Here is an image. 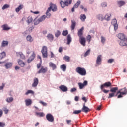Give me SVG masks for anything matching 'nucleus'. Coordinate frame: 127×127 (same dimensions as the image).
<instances>
[{
    "label": "nucleus",
    "mask_w": 127,
    "mask_h": 127,
    "mask_svg": "<svg viewBox=\"0 0 127 127\" xmlns=\"http://www.w3.org/2000/svg\"><path fill=\"white\" fill-rule=\"evenodd\" d=\"M84 31V27L80 29L77 32V35L79 37V42L82 46H86V38L83 36V31Z\"/></svg>",
    "instance_id": "obj_1"
},
{
    "label": "nucleus",
    "mask_w": 127,
    "mask_h": 127,
    "mask_svg": "<svg viewBox=\"0 0 127 127\" xmlns=\"http://www.w3.org/2000/svg\"><path fill=\"white\" fill-rule=\"evenodd\" d=\"M119 94H120V95H119ZM127 89H126V88H124L121 89H120L119 91L117 92L115 97H117V96H117V98L118 99H120V98H123V95H127Z\"/></svg>",
    "instance_id": "obj_2"
},
{
    "label": "nucleus",
    "mask_w": 127,
    "mask_h": 127,
    "mask_svg": "<svg viewBox=\"0 0 127 127\" xmlns=\"http://www.w3.org/2000/svg\"><path fill=\"white\" fill-rule=\"evenodd\" d=\"M75 71L76 73L79 74L81 76H86L87 75V71H86V69L83 67H77Z\"/></svg>",
    "instance_id": "obj_3"
},
{
    "label": "nucleus",
    "mask_w": 127,
    "mask_h": 127,
    "mask_svg": "<svg viewBox=\"0 0 127 127\" xmlns=\"http://www.w3.org/2000/svg\"><path fill=\"white\" fill-rule=\"evenodd\" d=\"M37 69H40L38 71V74H40L41 73H46L48 70L47 67H44V66H41V63H40L37 64Z\"/></svg>",
    "instance_id": "obj_4"
},
{
    "label": "nucleus",
    "mask_w": 127,
    "mask_h": 127,
    "mask_svg": "<svg viewBox=\"0 0 127 127\" xmlns=\"http://www.w3.org/2000/svg\"><path fill=\"white\" fill-rule=\"evenodd\" d=\"M41 52L43 58H47V57L48 56V54L47 53V47L45 46H43L42 47Z\"/></svg>",
    "instance_id": "obj_5"
},
{
    "label": "nucleus",
    "mask_w": 127,
    "mask_h": 127,
    "mask_svg": "<svg viewBox=\"0 0 127 127\" xmlns=\"http://www.w3.org/2000/svg\"><path fill=\"white\" fill-rule=\"evenodd\" d=\"M112 83L111 82H107L104 83L103 84L101 85L100 86V89H105V88H110L111 87Z\"/></svg>",
    "instance_id": "obj_6"
},
{
    "label": "nucleus",
    "mask_w": 127,
    "mask_h": 127,
    "mask_svg": "<svg viewBox=\"0 0 127 127\" xmlns=\"http://www.w3.org/2000/svg\"><path fill=\"white\" fill-rule=\"evenodd\" d=\"M46 118L49 122H51V123L54 122V117H53V116L50 113L47 114L46 116Z\"/></svg>",
    "instance_id": "obj_7"
},
{
    "label": "nucleus",
    "mask_w": 127,
    "mask_h": 127,
    "mask_svg": "<svg viewBox=\"0 0 127 127\" xmlns=\"http://www.w3.org/2000/svg\"><path fill=\"white\" fill-rule=\"evenodd\" d=\"M78 85L79 87V89L80 90H82V89H83L85 87V86H87V85H88V81H84L83 83L79 82L78 83Z\"/></svg>",
    "instance_id": "obj_8"
},
{
    "label": "nucleus",
    "mask_w": 127,
    "mask_h": 127,
    "mask_svg": "<svg viewBox=\"0 0 127 127\" xmlns=\"http://www.w3.org/2000/svg\"><path fill=\"white\" fill-rule=\"evenodd\" d=\"M81 112H83L84 113H85L87 114L88 112H90V109L88 108V107L86 106L85 104L84 103L83 105V107L81 110Z\"/></svg>",
    "instance_id": "obj_9"
},
{
    "label": "nucleus",
    "mask_w": 127,
    "mask_h": 127,
    "mask_svg": "<svg viewBox=\"0 0 127 127\" xmlns=\"http://www.w3.org/2000/svg\"><path fill=\"white\" fill-rule=\"evenodd\" d=\"M118 38L120 40H124L125 39H127V37L123 33H119L117 35Z\"/></svg>",
    "instance_id": "obj_10"
},
{
    "label": "nucleus",
    "mask_w": 127,
    "mask_h": 127,
    "mask_svg": "<svg viewBox=\"0 0 127 127\" xmlns=\"http://www.w3.org/2000/svg\"><path fill=\"white\" fill-rule=\"evenodd\" d=\"M35 52H33L29 58L27 60L28 63H30L31 61L34 60V59L35 58Z\"/></svg>",
    "instance_id": "obj_11"
},
{
    "label": "nucleus",
    "mask_w": 127,
    "mask_h": 127,
    "mask_svg": "<svg viewBox=\"0 0 127 127\" xmlns=\"http://www.w3.org/2000/svg\"><path fill=\"white\" fill-rule=\"evenodd\" d=\"M120 42H119V45L120 46H127V39H125L124 40H120Z\"/></svg>",
    "instance_id": "obj_12"
},
{
    "label": "nucleus",
    "mask_w": 127,
    "mask_h": 127,
    "mask_svg": "<svg viewBox=\"0 0 127 127\" xmlns=\"http://www.w3.org/2000/svg\"><path fill=\"white\" fill-rule=\"evenodd\" d=\"M101 63H102V56L100 55L97 58L96 64L97 65H101Z\"/></svg>",
    "instance_id": "obj_13"
},
{
    "label": "nucleus",
    "mask_w": 127,
    "mask_h": 127,
    "mask_svg": "<svg viewBox=\"0 0 127 127\" xmlns=\"http://www.w3.org/2000/svg\"><path fill=\"white\" fill-rule=\"evenodd\" d=\"M59 89H60V90L62 91V92H67V91H68V88H67V87H66L64 85H61L59 87Z\"/></svg>",
    "instance_id": "obj_14"
},
{
    "label": "nucleus",
    "mask_w": 127,
    "mask_h": 127,
    "mask_svg": "<svg viewBox=\"0 0 127 127\" xmlns=\"http://www.w3.org/2000/svg\"><path fill=\"white\" fill-rule=\"evenodd\" d=\"M39 81L38 78L35 77L34 79V82L32 84V87H37V85H38Z\"/></svg>",
    "instance_id": "obj_15"
},
{
    "label": "nucleus",
    "mask_w": 127,
    "mask_h": 127,
    "mask_svg": "<svg viewBox=\"0 0 127 127\" xmlns=\"http://www.w3.org/2000/svg\"><path fill=\"white\" fill-rule=\"evenodd\" d=\"M18 63L20 67H24L25 66V63L21 60H18Z\"/></svg>",
    "instance_id": "obj_16"
},
{
    "label": "nucleus",
    "mask_w": 127,
    "mask_h": 127,
    "mask_svg": "<svg viewBox=\"0 0 127 127\" xmlns=\"http://www.w3.org/2000/svg\"><path fill=\"white\" fill-rule=\"evenodd\" d=\"M50 6L52 8V11H56L57 10V7L56 6V5L53 4L52 3H50Z\"/></svg>",
    "instance_id": "obj_17"
},
{
    "label": "nucleus",
    "mask_w": 127,
    "mask_h": 127,
    "mask_svg": "<svg viewBox=\"0 0 127 127\" xmlns=\"http://www.w3.org/2000/svg\"><path fill=\"white\" fill-rule=\"evenodd\" d=\"M117 3L119 5V7H121V6H123V5H125V4H126V2H125V1L120 0L117 1Z\"/></svg>",
    "instance_id": "obj_18"
},
{
    "label": "nucleus",
    "mask_w": 127,
    "mask_h": 127,
    "mask_svg": "<svg viewBox=\"0 0 127 127\" xmlns=\"http://www.w3.org/2000/svg\"><path fill=\"white\" fill-rule=\"evenodd\" d=\"M118 90H119V88L118 87H116L112 88L111 89H110V91L111 93H113V94H116Z\"/></svg>",
    "instance_id": "obj_19"
},
{
    "label": "nucleus",
    "mask_w": 127,
    "mask_h": 127,
    "mask_svg": "<svg viewBox=\"0 0 127 127\" xmlns=\"http://www.w3.org/2000/svg\"><path fill=\"white\" fill-rule=\"evenodd\" d=\"M16 54L17 56H19L20 58H21L22 59H24L25 58V56L23 55V54H22V52H17Z\"/></svg>",
    "instance_id": "obj_20"
},
{
    "label": "nucleus",
    "mask_w": 127,
    "mask_h": 127,
    "mask_svg": "<svg viewBox=\"0 0 127 127\" xmlns=\"http://www.w3.org/2000/svg\"><path fill=\"white\" fill-rule=\"evenodd\" d=\"M25 102L26 106H30L32 104V101L30 99H26Z\"/></svg>",
    "instance_id": "obj_21"
},
{
    "label": "nucleus",
    "mask_w": 127,
    "mask_h": 127,
    "mask_svg": "<svg viewBox=\"0 0 127 127\" xmlns=\"http://www.w3.org/2000/svg\"><path fill=\"white\" fill-rule=\"evenodd\" d=\"M47 37L48 39L50 40V41H53V39H54L53 35L51 34H48Z\"/></svg>",
    "instance_id": "obj_22"
},
{
    "label": "nucleus",
    "mask_w": 127,
    "mask_h": 127,
    "mask_svg": "<svg viewBox=\"0 0 127 127\" xmlns=\"http://www.w3.org/2000/svg\"><path fill=\"white\" fill-rule=\"evenodd\" d=\"M23 7H24L23 5H20L17 8L15 9L16 12L17 13L19 12V11H20V10H21V9H22Z\"/></svg>",
    "instance_id": "obj_23"
},
{
    "label": "nucleus",
    "mask_w": 127,
    "mask_h": 127,
    "mask_svg": "<svg viewBox=\"0 0 127 127\" xmlns=\"http://www.w3.org/2000/svg\"><path fill=\"white\" fill-rule=\"evenodd\" d=\"M76 27V21L75 20H71V29L74 30L75 27Z\"/></svg>",
    "instance_id": "obj_24"
},
{
    "label": "nucleus",
    "mask_w": 127,
    "mask_h": 127,
    "mask_svg": "<svg viewBox=\"0 0 127 127\" xmlns=\"http://www.w3.org/2000/svg\"><path fill=\"white\" fill-rule=\"evenodd\" d=\"M2 28H3V30H9V29H10V27H8L7 24L2 25Z\"/></svg>",
    "instance_id": "obj_25"
},
{
    "label": "nucleus",
    "mask_w": 127,
    "mask_h": 127,
    "mask_svg": "<svg viewBox=\"0 0 127 127\" xmlns=\"http://www.w3.org/2000/svg\"><path fill=\"white\" fill-rule=\"evenodd\" d=\"M49 66L50 67H51V68H53V70H55V69H56L57 68L56 65L53 63H50Z\"/></svg>",
    "instance_id": "obj_26"
},
{
    "label": "nucleus",
    "mask_w": 127,
    "mask_h": 127,
    "mask_svg": "<svg viewBox=\"0 0 127 127\" xmlns=\"http://www.w3.org/2000/svg\"><path fill=\"white\" fill-rule=\"evenodd\" d=\"M36 116H38V117H44L45 116V114H44V113L43 112H36Z\"/></svg>",
    "instance_id": "obj_27"
},
{
    "label": "nucleus",
    "mask_w": 127,
    "mask_h": 127,
    "mask_svg": "<svg viewBox=\"0 0 127 127\" xmlns=\"http://www.w3.org/2000/svg\"><path fill=\"white\" fill-rule=\"evenodd\" d=\"M8 45V41H3L1 44V47H4L5 46H7Z\"/></svg>",
    "instance_id": "obj_28"
},
{
    "label": "nucleus",
    "mask_w": 127,
    "mask_h": 127,
    "mask_svg": "<svg viewBox=\"0 0 127 127\" xmlns=\"http://www.w3.org/2000/svg\"><path fill=\"white\" fill-rule=\"evenodd\" d=\"M67 44H70V43L72 42V38L71 37L70 35H68L67 37Z\"/></svg>",
    "instance_id": "obj_29"
},
{
    "label": "nucleus",
    "mask_w": 127,
    "mask_h": 127,
    "mask_svg": "<svg viewBox=\"0 0 127 127\" xmlns=\"http://www.w3.org/2000/svg\"><path fill=\"white\" fill-rule=\"evenodd\" d=\"M32 20H33V19L32 18V17L29 16L27 18V22L28 24H29V23H31V22H32Z\"/></svg>",
    "instance_id": "obj_30"
},
{
    "label": "nucleus",
    "mask_w": 127,
    "mask_h": 127,
    "mask_svg": "<svg viewBox=\"0 0 127 127\" xmlns=\"http://www.w3.org/2000/svg\"><path fill=\"white\" fill-rule=\"evenodd\" d=\"M12 66V63H7L5 65V66L6 67V69H8V68H11Z\"/></svg>",
    "instance_id": "obj_31"
},
{
    "label": "nucleus",
    "mask_w": 127,
    "mask_h": 127,
    "mask_svg": "<svg viewBox=\"0 0 127 127\" xmlns=\"http://www.w3.org/2000/svg\"><path fill=\"white\" fill-rule=\"evenodd\" d=\"M6 101L7 103H11V102H13V97H11L7 98L6 99Z\"/></svg>",
    "instance_id": "obj_32"
},
{
    "label": "nucleus",
    "mask_w": 127,
    "mask_h": 127,
    "mask_svg": "<svg viewBox=\"0 0 127 127\" xmlns=\"http://www.w3.org/2000/svg\"><path fill=\"white\" fill-rule=\"evenodd\" d=\"M80 18L81 21H83V22H84V21H85V19H86V15L81 14L80 15Z\"/></svg>",
    "instance_id": "obj_33"
},
{
    "label": "nucleus",
    "mask_w": 127,
    "mask_h": 127,
    "mask_svg": "<svg viewBox=\"0 0 127 127\" xmlns=\"http://www.w3.org/2000/svg\"><path fill=\"white\" fill-rule=\"evenodd\" d=\"M45 18H46V16L43 15L40 18H39L38 20H39V21H40V22H42V21H44V20H45Z\"/></svg>",
    "instance_id": "obj_34"
},
{
    "label": "nucleus",
    "mask_w": 127,
    "mask_h": 127,
    "mask_svg": "<svg viewBox=\"0 0 127 127\" xmlns=\"http://www.w3.org/2000/svg\"><path fill=\"white\" fill-rule=\"evenodd\" d=\"M6 54L5 52H3L2 53L0 54V60H1L3 58H4L5 57Z\"/></svg>",
    "instance_id": "obj_35"
},
{
    "label": "nucleus",
    "mask_w": 127,
    "mask_h": 127,
    "mask_svg": "<svg viewBox=\"0 0 127 127\" xmlns=\"http://www.w3.org/2000/svg\"><path fill=\"white\" fill-rule=\"evenodd\" d=\"M97 18L99 19V20L103 21L104 20V17L103 16V15L102 14H99L97 16Z\"/></svg>",
    "instance_id": "obj_36"
},
{
    "label": "nucleus",
    "mask_w": 127,
    "mask_h": 127,
    "mask_svg": "<svg viewBox=\"0 0 127 127\" xmlns=\"http://www.w3.org/2000/svg\"><path fill=\"white\" fill-rule=\"evenodd\" d=\"M27 41H29L30 42H31L33 41V39H32V37L30 35H28L27 36Z\"/></svg>",
    "instance_id": "obj_37"
},
{
    "label": "nucleus",
    "mask_w": 127,
    "mask_h": 127,
    "mask_svg": "<svg viewBox=\"0 0 127 127\" xmlns=\"http://www.w3.org/2000/svg\"><path fill=\"white\" fill-rule=\"evenodd\" d=\"M64 60L66 61V62H70V57H69L68 56H65L64 57Z\"/></svg>",
    "instance_id": "obj_38"
},
{
    "label": "nucleus",
    "mask_w": 127,
    "mask_h": 127,
    "mask_svg": "<svg viewBox=\"0 0 127 127\" xmlns=\"http://www.w3.org/2000/svg\"><path fill=\"white\" fill-rule=\"evenodd\" d=\"M81 4V1H78L76 4L74 5V8H78L79 7V6Z\"/></svg>",
    "instance_id": "obj_39"
},
{
    "label": "nucleus",
    "mask_w": 127,
    "mask_h": 127,
    "mask_svg": "<svg viewBox=\"0 0 127 127\" xmlns=\"http://www.w3.org/2000/svg\"><path fill=\"white\" fill-rule=\"evenodd\" d=\"M82 112V110H74L73 112V114L74 115H79Z\"/></svg>",
    "instance_id": "obj_40"
},
{
    "label": "nucleus",
    "mask_w": 127,
    "mask_h": 127,
    "mask_svg": "<svg viewBox=\"0 0 127 127\" xmlns=\"http://www.w3.org/2000/svg\"><path fill=\"white\" fill-rule=\"evenodd\" d=\"M69 2L68 1L64 2L65 6H68L69 4H71L72 3V0H68Z\"/></svg>",
    "instance_id": "obj_41"
},
{
    "label": "nucleus",
    "mask_w": 127,
    "mask_h": 127,
    "mask_svg": "<svg viewBox=\"0 0 127 127\" xmlns=\"http://www.w3.org/2000/svg\"><path fill=\"white\" fill-rule=\"evenodd\" d=\"M111 17V14H107L105 15L104 18L106 20H109Z\"/></svg>",
    "instance_id": "obj_42"
},
{
    "label": "nucleus",
    "mask_w": 127,
    "mask_h": 127,
    "mask_svg": "<svg viewBox=\"0 0 127 127\" xmlns=\"http://www.w3.org/2000/svg\"><path fill=\"white\" fill-rule=\"evenodd\" d=\"M61 69H62V70L64 71V72H65V71H66V65H65L64 64L61 65Z\"/></svg>",
    "instance_id": "obj_43"
},
{
    "label": "nucleus",
    "mask_w": 127,
    "mask_h": 127,
    "mask_svg": "<svg viewBox=\"0 0 127 127\" xmlns=\"http://www.w3.org/2000/svg\"><path fill=\"white\" fill-rule=\"evenodd\" d=\"M28 94H32L33 95L34 94V92L32 90H29L25 93V95L27 96Z\"/></svg>",
    "instance_id": "obj_44"
},
{
    "label": "nucleus",
    "mask_w": 127,
    "mask_h": 127,
    "mask_svg": "<svg viewBox=\"0 0 127 127\" xmlns=\"http://www.w3.org/2000/svg\"><path fill=\"white\" fill-rule=\"evenodd\" d=\"M91 38H92V37L91 35H88L86 36V40L89 42H91Z\"/></svg>",
    "instance_id": "obj_45"
},
{
    "label": "nucleus",
    "mask_w": 127,
    "mask_h": 127,
    "mask_svg": "<svg viewBox=\"0 0 127 127\" xmlns=\"http://www.w3.org/2000/svg\"><path fill=\"white\" fill-rule=\"evenodd\" d=\"M90 52H91V50L90 49H88L84 54V57H86L87 56H88V55H89V54H90Z\"/></svg>",
    "instance_id": "obj_46"
},
{
    "label": "nucleus",
    "mask_w": 127,
    "mask_h": 127,
    "mask_svg": "<svg viewBox=\"0 0 127 127\" xmlns=\"http://www.w3.org/2000/svg\"><path fill=\"white\" fill-rule=\"evenodd\" d=\"M9 6H9V5H8V4H5V5H4L2 7V9L3 10H4V9H6L7 8H9Z\"/></svg>",
    "instance_id": "obj_47"
},
{
    "label": "nucleus",
    "mask_w": 127,
    "mask_h": 127,
    "mask_svg": "<svg viewBox=\"0 0 127 127\" xmlns=\"http://www.w3.org/2000/svg\"><path fill=\"white\" fill-rule=\"evenodd\" d=\"M3 110L5 114H8V112H9V110L5 107L3 108Z\"/></svg>",
    "instance_id": "obj_48"
},
{
    "label": "nucleus",
    "mask_w": 127,
    "mask_h": 127,
    "mask_svg": "<svg viewBox=\"0 0 127 127\" xmlns=\"http://www.w3.org/2000/svg\"><path fill=\"white\" fill-rule=\"evenodd\" d=\"M60 4H61V7H62V8H64V7H65V2H64L63 1H61L60 2Z\"/></svg>",
    "instance_id": "obj_49"
},
{
    "label": "nucleus",
    "mask_w": 127,
    "mask_h": 127,
    "mask_svg": "<svg viewBox=\"0 0 127 127\" xmlns=\"http://www.w3.org/2000/svg\"><path fill=\"white\" fill-rule=\"evenodd\" d=\"M62 35H63L64 36H67V35H68V31H64L62 33Z\"/></svg>",
    "instance_id": "obj_50"
},
{
    "label": "nucleus",
    "mask_w": 127,
    "mask_h": 127,
    "mask_svg": "<svg viewBox=\"0 0 127 127\" xmlns=\"http://www.w3.org/2000/svg\"><path fill=\"white\" fill-rule=\"evenodd\" d=\"M61 34V32L60 31H57L56 33L55 34V36L56 37H59V36Z\"/></svg>",
    "instance_id": "obj_51"
},
{
    "label": "nucleus",
    "mask_w": 127,
    "mask_h": 127,
    "mask_svg": "<svg viewBox=\"0 0 127 127\" xmlns=\"http://www.w3.org/2000/svg\"><path fill=\"white\" fill-rule=\"evenodd\" d=\"M111 23L112 24H113V25H114V24H117V19H113L111 21Z\"/></svg>",
    "instance_id": "obj_52"
},
{
    "label": "nucleus",
    "mask_w": 127,
    "mask_h": 127,
    "mask_svg": "<svg viewBox=\"0 0 127 127\" xmlns=\"http://www.w3.org/2000/svg\"><path fill=\"white\" fill-rule=\"evenodd\" d=\"M113 97H115V93H113L112 92L111 93H109L108 99H110L111 98H113Z\"/></svg>",
    "instance_id": "obj_53"
},
{
    "label": "nucleus",
    "mask_w": 127,
    "mask_h": 127,
    "mask_svg": "<svg viewBox=\"0 0 127 127\" xmlns=\"http://www.w3.org/2000/svg\"><path fill=\"white\" fill-rule=\"evenodd\" d=\"M40 104H41V105H42L43 106L46 107V106H47V103L42 101H39Z\"/></svg>",
    "instance_id": "obj_54"
},
{
    "label": "nucleus",
    "mask_w": 127,
    "mask_h": 127,
    "mask_svg": "<svg viewBox=\"0 0 127 127\" xmlns=\"http://www.w3.org/2000/svg\"><path fill=\"white\" fill-rule=\"evenodd\" d=\"M102 92H103V93H104L105 94H108V93H109V90H107L106 89H105V88H103V89H101Z\"/></svg>",
    "instance_id": "obj_55"
},
{
    "label": "nucleus",
    "mask_w": 127,
    "mask_h": 127,
    "mask_svg": "<svg viewBox=\"0 0 127 127\" xmlns=\"http://www.w3.org/2000/svg\"><path fill=\"white\" fill-rule=\"evenodd\" d=\"M101 39L102 43H105V42L106 41V38L103 36H101Z\"/></svg>",
    "instance_id": "obj_56"
},
{
    "label": "nucleus",
    "mask_w": 127,
    "mask_h": 127,
    "mask_svg": "<svg viewBox=\"0 0 127 127\" xmlns=\"http://www.w3.org/2000/svg\"><path fill=\"white\" fill-rule=\"evenodd\" d=\"M40 22V21L38 19L37 20H35L34 24V25H37V24H39Z\"/></svg>",
    "instance_id": "obj_57"
},
{
    "label": "nucleus",
    "mask_w": 127,
    "mask_h": 127,
    "mask_svg": "<svg viewBox=\"0 0 127 127\" xmlns=\"http://www.w3.org/2000/svg\"><path fill=\"white\" fill-rule=\"evenodd\" d=\"M114 59H110L108 60V63H113L114 62Z\"/></svg>",
    "instance_id": "obj_58"
},
{
    "label": "nucleus",
    "mask_w": 127,
    "mask_h": 127,
    "mask_svg": "<svg viewBox=\"0 0 127 127\" xmlns=\"http://www.w3.org/2000/svg\"><path fill=\"white\" fill-rule=\"evenodd\" d=\"M114 26V30H117V29H118V24H115L114 25H113Z\"/></svg>",
    "instance_id": "obj_59"
},
{
    "label": "nucleus",
    "mask_w": 127,
    "mask_h": 127,
    "mask_svg": "<svg viewBox=\"0 0 127 127\" xmlns=\"http://www.w3.org/2000/svg\"><path fill=\"white\" fill-rule=\"evenodd\" d=\"M52 8L51 6H50V7H49L46 11V13H49L50 11H51Z\"/></svg>",
    "instance_id": "obj_60"
},
{
    "label": "nucleus",
    "mask_w": 127,
    "mask_h": 127,
    "mask_svg": "<svg viewBox=\"0 0 127 127\" xmlns=\"http://www.w3.org/2000/svg\"><path fill=\"white\" fill-rule=\"evenodd\" d=\"M3 115V111L2 109H0V118H1V116Z\"/></svg>",
    "instance_id": "obj_61"
},
{
    "label": "nucleus",
    "mask_w": 127,
    "mask_h": 127,
    "mask_svg": "<svg viewBox=\"0 0 127 127\" xmlns=\"http://www.w3.org/2000/svg\"><path fill=\"white\" fill-rule=\"evenodd\" d=\"M76 91H77V89L75 87H73L71 89L70 91L73 92H76Z\"/></svg>",
    "instance_id": "obj_62"
},
{
    "label": "nucleus",
    "mask_w": 127,
    "mask_h": 127,
    "mask_svg": "<svg viewBox=\"0 0 127 127\" xmlns=\"http://www.w3.org/2000/svg\"><path fill=\"white\" fill-rule=\"evenodd\" d=\"M101 6H102V7H106V6H107V3L106 2L102 3L101 4Z\"/></svg>",
    "instance_id": "obj_63"
},
{
    "label": "nucleus",
    "mask_w": 127,
    "mask_h": 127,
    "mask_svg": "<svg viewBox=\"0 0 127 127\" xmlns=\"http://www.w3.org/2000/svg\"><path fill=\"white\" fill-rule=\"evenodd\" d=\"M66 122L67 125H70L71 122H72V120H66Z\"/></svg>",
    "instance_id": "obj_64"
}]
</instances>
